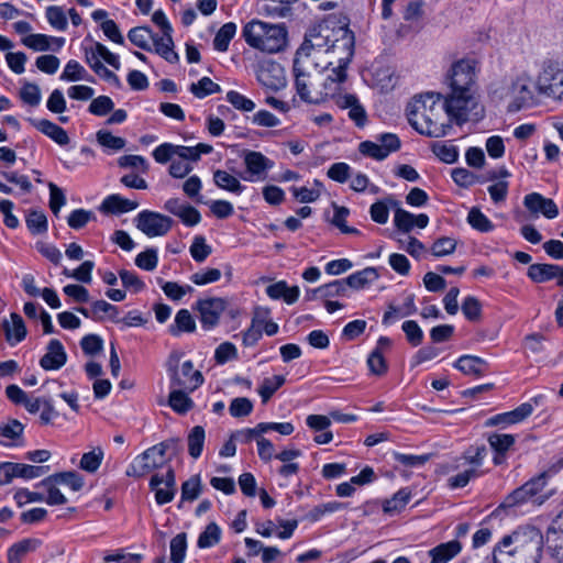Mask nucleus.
Listing matches in <instances>:
<instances>
[{
  "label": "nucleus",
  "mask_w": 563,
  "mask_h": 563,
  "mask_svg": "<svg viewBox=\"0 0 563 563\" xmlns=\"http://www.w3.org/2000/svg\"><path fill=\"white\" fill-rule=\"evenodd\" d=\"M342 52H345L344 59L354 55V34L347 27H331L328 23H320L309 29L295 54L292 65L296 90L303 101H313L309 82L312 73L319 67L320 55H336Z\"/></svg>",
  "instance_id": "1"
},
{
  "label": "nucleus",
  "mask_w": 563,
  "mask_h": 563,
  "mask_svg": "<svg viewBox=\"0 0 563 563\" xmlns=\"http://www.w3.org/2000/svg\"><path fill=\"white\" fill-rule=\"evenodd\" d=\"M478 63L474 58H462L456 60L448 73L449 91L444 96V107L459 125L482 117L483 109L478 102Z\"/></svg>",
  "instance_id": "2"
},
{
  "label": "nucleus",
  "mask_w": 563,
  "mask_h": 563,
  "mask_svg": "<svg viewBox=\"0 0 563 563\" xmlns=\"http://www.w3.org/2000/svg\"><path fill=\"white\" fill-rule=\"evenodd\" d=\"M440 95L433 93L415 97L407 107L410 125L420 134L430 137H443L455 122L445 111L444 101L439 102Z\"/></svg>",
  "instance_id": "3"
},
{
  "label": "nucleus",
  "mask_w": 563,
  "mask_h": 563,
  "mask_svg": "<svg viewBox=\"0 0 563 563\" xmlns=\"http://www.w3.org/2000/svg\"><path fill=\"white\" fill-rule=\"evenodd\" d=\"M543 537L536 528H522L505 536L493 551L494 563H539Z\"/></svg>",
  "instance_id": "4"
},
{
  "label": "nucleus",
  "mask_w": 563,
  "mask_h": 563,
  "mask_svg": "<svg viewBox=\"0 0 563 563\" xmlns=\"http://www.w3.org/2000/svg\"><path fill=\"white\" fill-rule=\"evenodd\" d=\"M242 34L251 47L269 54L280 52L287 44V30L283 24L252 20L244 25Z\"/></svg>",
  "instance_id": "5"
},
{
  "label": "nucleus",
  "mask_w": 563,
  "mask_h": 563,
  "mask_svg": "<svg viewBox=\"0 0 563 563\" xmlns=\"http://www.w3.org/2000/svg\"><path fill=\"white\" fill-rule=\"evenodd\" d=\"M183 353L173 351L166 361V371L169 376V388L195 391L203 384L201 372L194 369L191 361L180 362Z\"/></svg>",
  "instance_id": "6"
},
{
  "label": "nucleus",
  "mask_w": 563,
  "mask_h": 563,
  "mask_svg": "<svg viewBox=\"0 0 563 563\" xmlns=\"http://www.w3.org/2000/svg\"><path fill=\"white\" fill-rule=\"evenodd\" d=\"M487 455L485 445H472L463 452V454L455 459L453 468L463 471L449 478L451 488H463L471 479L482 476L484 473L481 467Z\"/></svg>",
  "instance_id": "7"
},
{
  "label": "nucleus",
  "mask_w": 563,
  "mask_h": 563,
  "mask_svg": "<svg viewBox=\"0 0 563 563\" xmlns=\"http://www.w3.org/2000/svg\"><path fill=\"white\" fill-rule=\"evenodd\" d=\"M536 88L541 95L555 100H563L562 59H548L543 62L537 78Z\"/></svg>",
  "instance_id": "8"
},
{
  "label": "nucleus",
  "mask_w": 563,
  "mask_h": 563,
  "mask_svg": "<svg viewBox=\"0 0 563 563\" xmlns=\"http://www.w3.org/2000/svg\"><path fill=\"white\" fill-rule=\"evenodd\" d=\"M549 477L550 471L542 472L539 475L532 477L523 485L512 490L505 498L501 506L510 508L521 506L528 501H533L537 503L538 505H542L548 497L540 496V493L547 486Z\"/></svg>",
  "instance_id": "9"
},
{
  "label": "nucleus",
  "mask_w": 563,
  "mask_h": 563,
  "mask_svg": "<svg viewBox=\"0 0 563 563\" xmlns=\"http://www.w3.org/2000/svg\"><path fill=\"white\" fill-rule=\"evenodd\" d=\"M169 443H158L145 450L133 459L128 466L125 474L132 477H142L151 471L162 467L165 464V454Z\"/></svg>",
  "instance_id": "10"
},
{
  "label": "nucleus",
  "mask_w": 563,
  "mask_h": 563,
  "mask_svg": "<svg viewBox=\"0 0 563 563\" xmlns=\"http://www.w3.org/2000/svg\"><path fill=\"white\" fill-rule=\"evenodd\" d=\"M134 221L136 228L148 238L167 234L174 223L172 218L150 210L141 211Z\"/></svg>",
  "instance_id": "11"
},
{
  "label": "nucleus",
  "mask_w": 563,
  "mask_h": 563,
  "mask_svg": "<svg viewBox=\"0 0 563 563\" xmlns=\"http://www.w3.org/2000/svg\"><path fill=\"white\" fill-rule=\"evenodd\" d=\"M505 96L512 99L516 110L532 101L534 95L531 76L526 71L518 74L507 88Z\"/></svg>",
  "instance_id": "12"
},
{
  "label": "nucleus",
  "mask_w": 563,
  "mask_h": 563,
  "mask_svg": "<svg viewBox=\"0 0 563 563\" xmlns=\"http://www.w3.org/2000/svg\"><path fill=\"white\" fill-rule=\"evenodd\" d=\"M196 308L199 311L202 328L210 330L219 323L220 317L227 308V301L218 297L200 299L197 301Z\"/></svg>",
  "instance_id": "13"
},
{
  "label": "nucleus",
  "mask_w": 563,
  "mask_h": 563,
  "mask_svg": "<svg viewBox=\"0 0 563 563\" xmlns=\"http://www.w3.org/2000/svg\"><path fill=\"white\" fill-rule=\"evenodd\" d=\"M243 161L247 173L244 179L249 181L264 180L267 172L274 166L273 161L256 151H246Z\"/></svg>",
  "instance_id": "14"
},
{
  "label": "nucleus",
  "mask_w": 563,
  "mask_h": 563,
  "mask_svg": "<svg viewBox=\"0 0 563 563\" xmlns=\"http://www.w3.org/2000/svg\"><path fill=\"white\" fill-rule=\"evenodd\" d=\"M330 98L340 109L349 110V118L356 126L363 128L366 124L367 113L355 95L332 92Z\"/></svg>",
  "instance_id": "15"
},
{
  "label": "nucleus",
  "mask_w": 563,
  "mask_h": 563,
  "mask_svg": "<svg viewBox=\"0 0 563 563\" xmlns=\"http://www.w3.org/2000/svg\"><path fill=\"white\" fill-rule=\"evenodd\" d=\"M257 80L271 90H278L285 86L284 69L276 62H264L257 69Z\"/></svg>",
  "instance_id": "16"
},
{
  "label": "nucleus",
  "mask_w": 563,
  "mask_h": 563,
  "mask_svg": "<svg viewBox=\"0 0 563 563\" xmlns=\"http://www.w3.org/2000/svg\"><path fill=\"white\" fill-rule=\"evenodd\" d=\"M523 205L530 212L534 214L541 213L548 219H554L559 214L556 203L552 199L545 198L538 192L526 195Z\"/></svg>",
  "instance_id": "17"
},
{
  "label": "nucleus",
  "mask_w": 563,
  "mask_h": 563,
  "mask_svg": "<svg viewBox=\"0 0 563 563\" xmlns=\"http://www.w3.org/2000/svg\"><path fill=\"white\" fill-rule=\"evenodd\" d=\"M164 209L178 217L187 227H195L201 221L200 212L195 207L181 202L178 198L168 199Z\"/></svg>",
  "instance_id": "18"
},
{
  "label": "nucleus",
  "mask_w": 563,
  "mask_h": 563,
  "mask_svg": "<svg viewBox=\"0 0 563 563\" xmlns=\"http://www.w3.org/2000/svg\"><path fill=\"white\" fill-rule=\"evenodd\" d=\"M66 361L67 354L62 342L53 339L48 342L46 353L40 360V365L45 371H57L65 365Z\"/></svg>",
  "instance_id": "19"
},
{
  "label": "nucleus",
  "mask_w": 563,
  "mask_h": 563,
  "mask_svg": "<svg viewBox=\"0 0 563 563\" xmlns=\"http://www.w3.org/2000/svg\"><path fill=\"white\" fill-rule=\"evenodd\" d=\"M338 65L331 69L324 81V95L330 98V93H341L340 85L346 79V68L352 57L344 59L345 52L336 54Z\"/></svg>",
  "instance_id": "20"
},
{
  "label": "nucleus",
  "mask_w": 563,
  "mask_h": 563,
  "mask_svg": "<svg viewBox=\"0 0 563 563\" xmlns=\"http://www.w3.org/2000/svg\"><path fill=\"white\" fill-rule=\"evenodd\" d=\"M429 223V217L426 213L418 216L400 208L399 206L395 210L394 224L395 227L405 233L410 232L415 227L424 229Z\"/></svg>",
  "instance_id": "21"
},
{
  "label": "nucleus",
  "mask_w": 563,
  "mask_h": 563,
  "mask_svg": "<svg viewBox=\"0 0 563 563\" xmlns=\"http://www.w3.org/2000/svg\"><path fill=\"white\" fill-rule=\"evenodd\" d=\"M533 412V406L530 402H523L518 406L516 409L498 413L492 418H489L486 422L487 426H509L523 421Z\"/></svg>",
  "instance_id": "22"
},
{
  "label": "nucleus",
  "mask_w": 563,
  "mask_h": 563,
  "mask_svg": "<svg viewBox=\"0 0 563 563\" xmlns=\"http://www.w3.org/2000/svg\"><path fill=\"white\" fill-rule=\"evenodd\" d=\"M29 122L41 133L53 140L60 146H65L69 143V136L67 132L57 125L56 123L47 119H29Z\"/></svg>",
  "instance_id": "23"
},
{
  "label": "nucleus",
  "mask_w": 563,
  "mask_h": 563,
  "mask_svg": "<svg viewBox=\"0 0 563 563\" xmlns=\"http://www.w3.org/2000/svg\"><path fill=\"white\" fill-rule=\"evenodd\" d=\"M487 441L494 451L493 462L495 465H500L506 461V453L514 446L516 439L512 434L506 433H492L488 435Z\"/></svg>",
  "instance_id": "24"
},
{
  "label": "nucleus",
  "mask_w": 563,
  "mask_h": 563,
  "mask_svg": "<svg viewBox=\"0 0 563 563\" xmlns=\"http://www.w3.org/2000/svg\"><path fill=\"white\" fill-rule=\"evenodd\" d=\"M462 551V544L459 540H451L440 543L428 551L430 563H449Z\"/></svg>",
  "instance_id": "25"
},
{
  "label": "nucleus",
  "mask_w": 563,
  "mask_h": 563,
  "mask_svg": "<svg viewBox=\"0 0 563 563\" xmlns=\"http://www.w3.org/2000/svg\"><path fill=\"white\" fill-rule=\"evenodd\" d=\"M2 328L5 340L10 345H15L26 336V328L22 317L15 312L10 314V320H3Z\"/></svg>",
  "instance_id": "26"
},
{
  "label": "nucleus",
  "mask_w": 563,
  "mask_h": 563,
  "mask_svg": "<svg viewBox=\"0 0 563 563\" xmlns=\"http://www.w3.org/2000/svg\"><path fill=\"white\" fill-rule=\"evenodd\" d=\"M137 207V201L123 198L118 194H112L103 199L99 210L104 213L119 214L135 210Z\"/></svg>",
  "instance_id": "27"
},
{
  "label": "nucleus",
  "mask_w": 563,
  "mask_h": 563,
  "mask_svg": "<svg viewBox=\"0 0 563 563\" xmlns=\"http://www.w3.org/2000/svg\"><path fill=\"white\" fill-rule=\"evenodd\" d=\"M454 367L465 375L483 376L488 367L485 360L475 355H462L454 363Z\"/></svg>",
  "instance_id": "28"
},
{
  "label": "nucleus",
  "mask_w": 563,
  "mask_h": 563,
  "mask_svg": "<svg viewBox=\"0 0 563 563\" xmlns=\"http://www.w3.org/2000/svg\"><path fill=\"white\" fill-rule=\"evenodd\" d=\"M152 44L155 47V52L161 55L168 63L178 62V54L173 49L174 42L172 37V32L163 33L161 36L155 34Z\"/></svg>",
  "instance_id": "29"
},
{
  "label": "nucleus",
  "mask_w": 563,
  "mask_h": 563,
  "mask_svg": "<svg viewBox=\"0 0 563 563\" xmlns=\"http://www.w3.org/2000/svg\"><path fill=\"white\" fill-rule=\"evenodd\" d=\"M379 274L374 267H366L347 276L344 282L346 288L362 289L377 280Z\"/></svg>",
  "instance_id": "30"
},
{
  "label": "nucleus",
  "mask_w": 563,
  "mask_h": 563,
  "mask_svg": "<svg viewBox=\"0 0 563 563\" xmlns=\"http://www.w3.org/2000/svg\"><path fill=\"white\" fill-rule=\"evenodd\" d=\"M560 274V266L554 264H531L528 268V277L534 283H545L554 279Z\"/></svg>",
  "instance_id": "31"
},
{
  "label": "nucleus",
  "mask_w": 563,
  "mask_h": 563,
  "mask_svg": "<svg viewBox=\"0 0 563 563\" xmlns=\"http://www.w3.org/2000/svg\"><path fill=\"white\" fill-rule=\"evenodd\" d=\"M191 393L185 389L170 388L168 405L177 413L184 415L188 412L194 407V401L189 397Z\"/></svg>",
  "instance_id": "32"
},
{
  "label": "nucleus",
  "mask_w": 563,
  "mask_h": 563,
  "mask_svg": "<svg viewBox=\"0 0 563 563\" xmlns=\"http://www.w3.org/2000/svg\"><path fill=\"white\" fill-rule=\"evenodd\" d=\"M56 483L57 485L69 486L71 490L78 492L84 486V478L76 472H62L53 474L42 481V484Z\"/></svg>",
  "instance_id": "33"
},
{
  "label": "nucleus",
  "mask_w": 563,
  "mask_h": 563,
  "mask_svg": "<svg viewBox=\"0 0 563 563\" xmlns=\"http://www.w3.org/2000/svg\"><path fill=\"white\" fill-rule=\"evenodd\" d=\"M37 539H24L12 544L8 550V563H21V560L40 545Z\"/></svg>",
  "instance_id": "34"
},
{
  "label": "nucleus",
  "mask_w": 563,
  "mask_h": 563,
  "mask_svg": "<svg viewBox=\"0 0 563 563\" xmlns=\"http://www.w3.org/2000/svg\"><path fill=\"white\" fill-rule=\"evenodd\" d=\"M213 181L217 187L235 195H241L245 189L236 177L221 169L213 173Z\"/></svg>",
  "instance_id": "35"
},
{
  "label": "nucleus",
  "mask_w": 563,
  "mask_h": 563,
  "mask_svg": "<svg viewBox=\"0 0 563 563\" xmlns=\"http://www.w3.org/2000/svg\"><path fill=\"white\" fill-rule=\"evenodd\" d=\"M155 33L147 26H135L132 27L128 37L132 44L144 51H151V44L154 40Z\"/></svg>",
  "instance_id": "36"
},
{
  "label": "nucleus",
  "mask_w": 563,
  "mask_h": 563,
  "mask_svg": "<svg viewBox=\"0 0 563 563\" xmlns=\"http://www.w3.org/2000/svg\"><path fill=\"white\" fill-rule=\"evenodd\" d=\"M399 202L393 198L384 201H376L369 208L371 218L374 222L385 224L389 218V208H397Z\"/></svg>",
  "instance_id": "37"
},
{
  "label": "nucleus",
  "mask_w": 563,
  "mask_h": 563,
  "mask_svg": "<svg viewBox=\"0 0 563 563\" xmlns=\"http://www.w3.org/2000/svg\"><path fill=\"white\" fill-rule=\"evenodd\" d=\"M411 494L406 488L399 489L391 498L386 499L383 504L385 514L394 515L401 511L409 503Z\"/></svg>",
  "instance_id": "38"
},
{
  "label": "nucleus",
  "mask_w": 563,
  "mask_h": 563,
  "mask_svg": "<svg viewBox=\"0 0 563 563\" xmlns=\"http://www.w3.org/2000/svg\"><path fill=\"white\" fill-rule=\"evenodd\" d=\"M236 33V24L228 22L223 24L213 38V47L218 52H227L231 40Z\"/></svg>",
  "instance_id": "39"
},
{
  "label": "nucleus",
  "mask_w": 563,
  "mask_h": 563,
  "mask_svg": "<svg viewBox=\"0 0 563 563\" xmlns=\"http://www.w3.org/2000/svg\"><path fill=\"white\" fill-rule=\"evenodd\" d=\"M196 329V322L187 309H180L175 317L174 325H170V333L178 335L180 332H192Z\"/></svg>",
  "instance_id": "40"
},
{
  "label": "nucleus",
  "mask_w": 563,
  "mask_h": 563,
  "mask_svg": "<svg viewBox=\"0 0 563 563\" xmlns=\"http://www.w3.org/2000/svg\"><path fill=\"white\" fill-rule=\"evenodd\" d=\"M206 439L205 429L201 426H196L191 429L188 434V452L189 455L194 459H198L203 449Z\"/></svg>",
  "instance_id": "41"
},
{
  "label": "nucleus",
  "mask_w": 563,
  "mask_h": 563,
  "mask_svg": "<svg viewBox=\"0 0 563 563\" xmlns=\"http://www.w3.org/2000/svg\"><path fill=\"white\" fill-rule=\"evenodd\" d=\"M221 539V529L216 522H210L206 529L199 534L197 545L200 549L212 548L219 543Z\"/></svg>",
  "instance_id": "42"
},
{
  "label": "nucleus",
  "mask_w": 563,
  "mask_h": 563,
  "mask_svg": "<svg viewBox=\"0 0 563 563\" xmlns=\"http://www.w3.org/2000/svg\"><path fill=\"white\" fill-rule=\"evenodd\" d=\"M189 253L195 262L203 263L211 255L212 247L203 235H196L189 247Z\"/></svg>",
  "instance_id": "43"
},
{
  "label": "nucleus",
  "mask_w": 563,
  "mask_h": 563,
  "mask_svg": "<svg viewBox=\"0 0 563 563\" xmlns=\"http://www.w3.org/2000/svg\"><path fill=\"white\" fill-rule=\"evenodd\" d=\"M286 378L283 375H275L273 377H266L263 379L258 394L262 401L267 402L271 397L285 384Z\"/></svg>",
  "instance_id": "44"
},
{
  "label": "nucleus",
  "mask_w": 563,
  "mask_h": 563,
  "mask_svg": "<svg viewBox=\"0 0 563 563\" xmlns=\"http://www.w3.org/2000/svg\"><path fill=\"white\" fill-rule=\"evenodd\" d=\"M86 62L88 63V65L91 67V69L97 75H99L100 77H102L107 81L115 85L117 87L120 86V80H119L118 76L113 71L108 69L101 63V60L97 58L96 54H88V53H86Z\"/></svg>",
  "instance_id": "45"
},
{
  "label": "nucleus",
  "mask_w": 563,
  "mask_h": 563,
  "mask_svg": "<svg viewBox=\"0 0 563 563\" xmlns=\"http://www.w3.org/2000/svg\"><path fill=\"white\" fill-rule=\"evenodd\" d=\"M189 90L195 97L203 99L210 95L219 92L221 88L209 77H202L197 82H192L189 87Z\"/></svg>",
  "instance_id": "46"
},
{
  "label": "nucleus",
  "mask_w": 563,
  "mask_h": 563,
  "mask_svg": "<svg viewBox=\"0 0 563 563\" xmlns=\"http://www.w3.org/2000/svg\"><path fill=\"white\" fill-rule=\"evenodd\" d=\"M470 225L483 233L492 232L494 223L477 208H472L467 214Z\"/></svg>",
  "instance_id": "47"
},
{
  "label": "nucleus",
  "mask_w": 563,
  "mask_h": 563,
  "mask_svg": "<svg viewBox=\"0 0 563 563\" xmlns=\"http://www.w3.org/2000/svg\"><path fill=\"white\" fill-rule=\"evenodd\" d=\"M103 457V450L99 446L95 448L82 455L79 467L88 473H95L100 467Z\"/></svg>",
  "instance_id": "48"
},
{
  "label": "nucleus",
  "mask_w": 563,
  "mask_h": 563,
  "mask_svg": "<svg viewBox=\"0 0 563 563\" xmlns=\"http://www.w3.org/2000/svg\"><path fill=\"white\" fill-rule=\"evenodd\" d=\"M60 79L65 81L90 80L87 70L75 59L67 62Z\"/></svg>",
  "instance_id": "49"
},
{
  "label": "nucleus",
  "mask_w": 563,
  "mask_h": 563,
  "mask_svg": "<svg viewBox=\"0 0 563 563\" xmlns=\"http://www.w3.org/2000/svg\"><path fill=\"white\" fill-rule=\"evenodd\" d=\"M187 551V536L185 532L176 534L170 540V560L173 563H184Z\"/></svg>",
  "instance_id": "50"
},
{
  "label": "nucleus",
  "mask_w": 563,
  "mask_h": 563,
  "mask_svg": "<svg viewBox=\"0 0 563 563\" xmlns=\"http://www.w3.org/2000/svg\"><path fill=\"white\" fill-rule=\"evenodd\" d=\"M26 225L32 234H42L47 231V218L43 211L32 210L26 217Z\"/></svg>",
  "instance_id": "51"
},
{
  "label": "nucleus",
  "mask_w": 563,
  "mask_h": 563,
  "mask_svg": "<svg viewBox=\"0 0 563 563\" xmlns=\"http://www.w3.org/2000/svg\"><path fill=\"white\" fill-rule=\"evenodd\" d=\"M48 23L57 31H66L68 26L67 16L62 7L51 5L46 9Z\"/></svg>",
  "instance_id": "52"
},
{
  "label": "nucleus",
  "mask_w": 563,
  "mask_h": 563,
  "mask_svg": "<svg viewBox=\"0 0 563 563\" xmlns=\"http://www.w3.org/2000/svg\"><path fill=\"white\" fill-rule=\"evenodd\" d=\"M97 141L98 143L109 150L120 151L122 150L126 142L123 137L115 136L109 131L100 130L97 132Z\"/></svg>",
  "instance_id": "53"
},
{
  "label": "nucleus",
  "mask_w": 563,
  "mask_h": 563,
  "mask_svg": "<svg viewBox=\"0 0 563 563\" xmlns=\"http://www.w3.org/2000/svg\"><path fill=\"white\" fill-rule=\"evenodd\" d=\"M22 432L23 426L18 420H12L5 424H0V443L7 445L11 441L19 438Z\"/></svg>",
  "instance_id": "54"
},
{
  "label": "nucleus",
  "mask_w": 563,
  "mask_h": 563,
  "mask_svg": "<svg viewBox=\"0 0 563 563\" xmlns=\"http://www.w3.org/2000/svg\"><path fill=\"white\" fill-rule=\"evenodd\" d=\"M15 477L33 479L41 477L48 471V466H35L23 463H14Z\"/></svg>",
  "instance_id": "55"
},
{
  "label": "nucleus",
  "mask_w": 563,
  "mask_h": 563,
  "mask_svg": "<svg viewBox=\"0 0 563 563\" xmlns=\"http://www.w3.org/2000/svg\"><path fill=\"white\" fill-rule=\"evenodd\" d=\"M22 43L35 52H45L51 49V36L45 34H29L22 38Z\"/></svg>",
  "instance_id": "56"
},
{
  "label": "nucleus",
  "mask_w": 563,
  "mask_h": 563,
  "mask_svg": "<svg viewBox=\"0 0 563 563\" xmlns=\"http://www.w3.org/2000/svg\"><path fill=\"white\" fill-rule=\"evenodd\" d=\"M453 181L464 188H468L481 181V177L466 168H454L451 173Z\"/></svg>",
  "instance_id": "57"
},
{
  "label": "nucleus",
  "mask_w": 563,
  "mask_h": 563,
  "mask_svg": "<svg viewBox=\"0 0 563 563\" xmlns=\"http://www.w3.org/2000/svg\"><path fill=\"white\" fill-rule=\"evenodd\" d=\"M221 275V271L218 268H205L194 273L190 280L197 286H205L218 282Z\"/></svg>",
  "instance_id": "58"
},
{
  "label": "nucleus",
  "mask_w": 563,
  "mask_h": 563,
  "mask_svg": "<svg viewBox=\"0 0 563 563\" xmlns=\"http://www.w3.org/2000/svg\"><path fill=\"white\" fill-rule=\"evenodd\" d=\"M158 263L157 250L147 249L135 257V265L146 272L154 271Z\"/></svg>",
  "instance_id": "59"
},
{
  "label": "nucleus",
  "mask_w": 563,
  "mask_h": 563,
  "mask_svg": "<svg viewBox=\"0 0 563 563\" xmlns=\"http://www.w3.org/2000/svg\"><path fill=\"white\" fill-rule=\"evenodd\" d=\"M36 487H43L46 489L47 495L44 496V503L51 506L55 505H65L67 503V498L65 495L57 488L56 483L42 484V481L36 484Z\"/></svg>",
  "instance_id": "60"
},
{
  "label": "nucleus",
  "mask_w": 563,
  "mask_h": 563,
  "mask_svg": "<svg viewBox=\"0 0 563 563\" xmlns=\"http://www.w3.org/2000/svg\"><path fill=\"white\" fill-rule=\"evenodd\" d=\"M456 249V241L452 238L443 236L434 241L431 246V253L435 257H443L452 254Z\"/></svg>",
  "instance_id": "61"
},
{
  "label": "nucleus",
  "mask_w": 563,
  "mask_h": 563,
  "mask_svg": "<svg viewBox=\"0 0 563 563\" xmlns=\"http://www.w3.org/2000/svg\"><path fill=\"white\" fill-rule=\"evenodd\" d=\"M201 492V482L198 475H195L187 479L181 485V499L183 500H195L198 498Z\"/></svg>",
  "instance_id": "62"
},
{
  "label": "nucleus",
  "mask_w": 563,
  "mask_h": 563,
  "mask_svg": "<svg viewBox=\"0 0 563 563\" xmlns=\"http://www.w3.org/2000/svg\"><path fill=\"white\" fill-rule=\"evenodd\" d=\"M401 329L405 332L406 338L411 345L418 346L421 344L423 340V332L416 321H405L401 325Z\"/></svg>",
  "instance_id": "63"
},
{
  "label": "nucleus",
  "mask_w": 563,
  "mask_h": 563,
  "mask_svg": "<svg viewBox=\"0 0 563 563\" xmlns=\"http://www.w3.org/2000/svg\"><path fill=\"white\" fill-rule=\"evenodd\" d=\"M252 410L253 404L245 397L234 398L229 407L230 415L235 418L249 416Z\"/></svg>",
  "instance_id": "64"
}]
</instances>
